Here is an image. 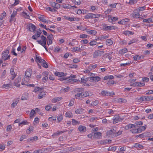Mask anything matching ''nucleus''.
Listing matches in <instances>:
<instances>
[{"instance_id":"obj_31","label":"nucleus","mask_w":153,"mask_h":153,"mask_svg":"<svg viewBox=\"0 0 153 153\" xmlns=\"http://www.w3.org/2000/svg\"><path fill=\"white\" fill-rule=\"evenodd\" d=\"M135 125L137 126V128H139L140 126L143 124V122L142 121H136L135 123Z\"/></svg>"},{"instance_id":"obj_63","label":"nucleus","mask_w":153,"mask_h":153,"mask_svg":"<svg viewBox=\"0 0 153 153\" xmlns=\"http://www.w3.org/2000/svg\"><path fill=\"white\" fill-rule=\"evenodd\" d=\"M130 85L134 87L139 86L138 82H135L133 83V84H131Z\"/></svg>"},{"instance_id":"obj_44","label":"nucleus","mask_w":153,"mask_h":153,"mask_svg":"<svg viewBox=\"0 0 153 153\" xmlns=\"http://www.w3.org/2000/svg\"><path fill=\"white\" fill-rule=\"evenodd\" d=\"M99 103V102L98 100H95L94 101H92L91 104V105L92 106H96Z\"/></svg>"},{"instance_id":"obj_29","label":"nucleus","mask_w":153,"mask_h":153,"mask_svg":"<svg viewBox=\"0 0 153 153\" xmlns=\"http://www.w3.org/2000/svg\"><path fill=\"white\" fill-rule=\"evenodd\" d=\"M43 88H40L39 87H36L33 91L35 92H36L37 91H43Z\"/></svg>"},{"instance_id":"obj_10","label":"nucleus","mask_w":153,"mask_h":153,"mask_svg":"<svg viewBox=\"0 0 153 153\" xmlns=\"http://www.w3.org/2000/svg\"><path fill=\"white\" fill-rule=\"evenodd\" d=\"M113 119V123L114 124H116L117 123L120 122V121H122V120L119 118V116H115L114 117Z\"/></svg>"},{"instance_id":"obj_12","label":"nucleus","mask_w":153,"mask_h":153,"mask_svg":"<svg viewBox=\"0 0 153 153\" xmlns=\"http://www.w3.org/2000/svg\"><path fill=\"white\" fill-rule=\"evenodd\" d=\"M35 61L37 62H39L42 64L43 63L45 62V61L44 59H42L41 57L37 56H36L35 59Z\"/></svg>"},{"instance_id":"obj_35","label":"nucleus","mask_w":153,"mask_h":153,"mask_svg":"<svg viewBox=\"0 0 153 153\" xmlns=\"http://www.w3.org/2000/svg\"><path fill=\"white\" fill-rule=\"evenodd\" d=\"M73 51L75 52H81L82 51V49L80 48L77 47H74L72 48Z\"/></svg>"},{"instance_id":"obj_62","label":"nucleus","mask_w":153,"mask_h":153,"mask_svg":"<svg viewBox=\"0 0 153 153\" xmlns=\"http://www.w3.org/2000/svg\"><path fill=\"white\" fill-rule=\"evenodd\" d=\"M88 32L89 34H93L94 35L96 34L97 33L96 31L94 30H90V31H88Z\"/></svg>"},{"instance_id":"obj_24","label":"nucleus","mask_w":153,"mask_h":153,"mask_svg":"<svg viewBox=\"0 0 153 153\" xmlns=\"http://www.w3.org/2000/svg\"><path fill=\"white\" fill-rule=\"evenodd\" d=\"M61 6L63 8H64L65 9H70L71 8V6L69 4H65L64 3H63L62 4Z\"/></svg>"},{"instance_id":"obj_6","label":"nucleus","mask_w":153,"mask_h":153,"mask_svg":"<svg viewBox=\"0 0 153 153\" xmlns=\"http://www.w3.org/2000/svg\"><path fill=\"white\" fill-rule=\"evenodd\" d=\"M90 81L91 82H96L100 81L101 79V78L98 76H96L94 77H90L89 78Z\"/></svg>"},{"instance_id":"obj_30","label":"nucleus","mask_w":153,"mask_h":153,"mask_svg":"<svg viewBox=\"0 0 153 153\" xmlns=\"http://www.w3.org/2000/svg\"><path fill=\"white\" fill-rule=\"evenodd\" d=\"M149 134V133L147 132L138 135L139 137L140 138H143L144 137H146L147 135Z\"/></svg>"},{"instance_id":"obj_25","label":"nucleus","mask_w":153,"mask_h":153,"mask_svg":"<svg viewBox=\"0 0 153 153\" xmlns=\"http://www.w3.org/2000/svg\"><path fill=\"white\" fill-rule=\"evenodd\" d=\"M102 133L100 132H97L94 133V135L95 137L97 139H99L101 137Z\"/></svg>"},{"instance_id":"obj_33","label":"nucleus","mask_w":153,"mask_h":153,"mask_svg":"<svg viewBox=\"0 0 153 153\" xmlns=\"http://www.w3.org/2000/svg\"><path fill=\"white\" fill-rule=\"evenodd\" d=\"M84 91V88H76L75 89V92L78 93H82Z\"/></svg>"},{"instance_id":"obj_60","label":"nucleus","mask_w":153,"mask_h":153,"mask_svg":"<svg viewBox=\"0 0 153 153\" xmlns=\"http://www.w3.org/2000/svg\"><path fill=\"white\" fill-rule=\"evenodd\" d=\"M11 85H12L10 84H4L3 85L2 87L8 88H10V86H11Z\"/></svg>"},{"instance_id":"obj_39","label":"nucleus","mask_w":153,"mask_h":153,"mask_svg":"<svg viewBox=\"0 0 153 153\" xmlns=\"http://www.w3.org/2000/svg\"><path fill=\"white\" fill-rule=\"evenodd\" d=\"M36 114V112L35 110L33 109H32L30 113V118H31L33 117L34 116V114Z\"/></svg>"},{"instance_id":"obj_15","label":"nucleus","mask_w":153,"mask_h":153,"mask_svg":"<svg viewBox=\"0 0 153 153\" xmlns=\"http://www.w3.org/2000/svg\"><path fill=\"white\" fill-rule=\"evenodd\" d=\"M38 16H38V18L41 21L43 22H45L47 23L48 22V21H46V20L44 19L43 15L39 14Z\"/></svg>"},{"instance_id":"obj_47","label":"nucleus","mask_w":153,"mask_h":153,"mask_svg":"<svg viewBox=\"0 0 153 153\" xmlns=\"http://www.w3.org/2000/svg\"><path fill=\"white\" fill-rule=\"evenodd\" d=\"M72 2L75 4L76 5H80L81 4V2L80 0H79L77 1H76V0H73Z\"/></svg>"},{"instance_id":"obj_17","label":"nucleus","mask_w":153,"mask_h":153,"mask_svg":"<svg viewBox=\"0 0 153 153\" xmlns=\"http://www.w3.org/2000/svg\"><path fill=\"white\" fill-rule=\"evenodd\" d=\"M38 139V137L36 136H35L33 137H31L29 138L27 140L28 142H33L35 141H36Z\"/></svg>"},{"instance_id":"obj_64","label":"nucleus","mask_w":153,"mask_h":153,"mask_svg":"<svg viewBox=\"0 0 153 153\" xmlns=\"http://www.w3.org/2000/svg\"><path fill=\"white\" fill-rule=\"evenodd\" d=\"M74 150L71 147H68L66 148V152H72Z\"/></svg>"},{"instance_id":"obj_11","label":"nucleus","mask_w":153,"mask_h":153,"mask_svg":"<svg viewBox=\"0 0 153 153\" xmlns=\"http://www.w3.org/2000/svg\"><path fill=\"white\" fill-rule=\"evenodd\" d=\"M32 73V71L31 69H28L25 71V76H24L28 77V78L30 77Z\"/></svg>"},{"instance_id":"obj_40","label":"nucleus","mask_w":153,"mask_h":153,"mask_svg":"<svg viewBox=\"0 0 153 153\" xmlns=\"http://www.w3.org/2000/svg\"><path fill=\"white\" fill-rule=\"evenodd\" d=\"M141 57L139 55H136L133 57L134 59V60H139L141 59Z\"/></svg>"},{"instance_id":"obj_8","label":"nucleus","mask_w":153,"mask_h":153,"mask_svg":"<svg viewBox=\"0 0 153 153\" xmlns=\"http://www.w3.org/2000/svg\"><path fill=\"white\" fill-rule=\"evenodd\" d=\"M48 41L47 44L48 45L52 43V40L53 39V36L52 34H51L48 36L47 37Z\"/></svg>"},{"instance_id":"obj_55","label":"nucleus","mask_w":153,"mask_h":153,"mask_svg":"<svg viewBox=\"0 0 153 153\" xmlns=\"http://www.w3.org/2000/svg\"><path fill=\"white\" fill-rule=\"evenodd\" d=\"M114 134L113 132L112 131V129L108 131L106 133V134L107 136H109L110 135Z\"/></svg>"},{"instance_id":"obj_37","label":"nucleus","mask_w":153,"mask_h":153,"mask_svg":"<svg viewBox=\"0 0 153 153\" xmlns=\"http://www.w3.org/2000/svg\"><path fill=\"white\" fill-rule=\"evenodd\" d=\"M130 131H131L132 133L134 134H137L139 133L138 128H134L132 129H131L130 130Z\"/></svg>"},{"instance_id":"obj_51","label":"nucleus","mask_w":153,"mask_h":153,"mask_svg":"<svg viewBox=\"0 0 153 153\" xmlns=\"http://www.w3.org/2000/svg\"><path fill=\"white\" fill-rule=\"evenodd\" d=\"M97 42L95 40L91 41L90 42V45L91 46H93L96 45L97 44Z\"/></svg>"},{"instance_id":"obj_22","label":"nucleus","mask_w":153,"mask_h":153,"mask_svg":"<svg viewBox=\"0 0 153 153\" xmlns=\"http://www.w3.org/2000/svg\"><path fill=\"white\" fill-rule=\"evenodd\" d=\"M115 27L113 26H108L104 27L103 30L106 31H108L112 30L115 29Z\"/></svg>"},{"instance_id":"obj_23","label":"nucleus","mask_w":153,"mask_h":153,"mask_svg":"<svg viewBox=\"0 0 153 153\" xmlns=\"http://www.w3.org/2000/svg\"><path fill=\"white\" fill-rule=\"evenodd\" d=\"M45 94H46L43 91H42L38 95V97L39 99H41L43 97H45Z\"/></svg>"},{"instance_id":"obj_2","label":"nucleus","mask_w":153,"mask_h":153,"mask_svg":"<svg viewBox=\"0 0 153 153\" xmlns=\"http://www.w3.org/2000/svg\"><path fill=\"white\" fill-rule=\"evenodd\" d=\"M100 15L99 14H95L93 13H89L87 14L84 17L85 19H93L96 18H98L100 17Z\"/></svg>"},{"instance_id":"obj_1","label":"nucleus","mask_w":153,"mask_h":153,"mask_svg":"<svg viewBox=\"0 0 153 153\" xmlns=\"http://www.w3.org/2000/svg\"><path fill=\"white\" fill-rule=\"evenodd\" d=\"M41 39L42 40H37L36 42H38V44L41 45L45 49V50L48 51V50L46 46V44L47 39L46 37L44 36L43 35H42L41 36Z\"/></svg>"},{"instance_id":"obj_54","label":"nucleus","mask_w":153,"mask_h":153,"mask_svg":"<svg viewBox=\"0 0 153 153\" xmlns=\"http://www.w3.org/2000/svg\"><path fill=\"white\" fill-rule=\"evenodd\" d=\"M125 129L126 130H128L131 128V124H129L126 126L125 128Z\"/></svg>"},{"instance_id":"obj_53","label":"nucleus","mask_w":153,"mask_h":153,"mask_svg":"<svg viewBox=\"0 0 153 153\" xmlns=\"http://www.w3.org/2000/svg\"><path fill=\"white\" fill-rule=\"evenodd\" d=\"M65 115L66 117H68L69 118L72 117L73 116V115L71 113H70L68 112H66L65 114Z\"/></svg>"},{"instance_id":"obj_57","label":"nucleus","mask_w":153,"mask_h":153,"mask_svg":"<svg viewBox=\"0 0 153 153\" xmlns=\"http://www.w3.org/2000/svg\"><path fill=\"white\" fill-rule=\"evenodd\" d=\"M114 81L112 80H110L107 83V84L108 85H111L112 84H114Z\"/></svg>"},{"instance_id":"obj_20","label":"nucleus","mask_w":153,"mask_h":153,"mask_svg":"<svg viewBox=\"0 0 153 153\" xmlns=\"http://www.w3.org/2000/svg\"><path fill=\"white\" fill-rule=\"evenodd\" d=\"M28 99V94L27 93H24L22 96L21 100H27Z\"/></svg>"},{"instance_id":"obj_52","label":"nucleus","mask_w":153,"mask_h":153,"mask_svg":"<svg viewBox=\"0 0 153 153\" xmlns=\"http://www.w3.org/2000/svg\"><path fill=\"white\" fill-rule=\"evenodd\" d=\"M125 101H126V100L124 99L119 98L118 100V102L119 103H121L122 102H124Z\"/></svg>"},{"instance_id":"obj_14","label":"nucleus","mask_w":153,"mask_h":153,"mask_svg":"<svg viewBox=\"0 0 153 153\" xmlns=\"http://www.w3.org/2000/svg\"><path fill=\"white\" fill-rule=\"evenodd\" d=\"M118 20V18L117 17H112L110 16L108 19V21L113 23V22H114L117 21Z\"/></svg>"},{"instance_id":"obj_36","label":"nucleus","mask_w":153,"mask_h":153,"mask_svg":"<svg viewBox=\"0 0 153 153\" xmlns=\"http://www.w3.org/2000/svg\"><path fill=\"white\" fill-rule=\"evenodd\" d=\"M114 78V76L112 75H110L108 76H105L104 79V80H107L108 79H111Z\"/></svg>"},{"instance_id":"obj_18","label":"nucleus","mask_w":153,"mask_h":153,"mask_svg":"<svg viewBox=\"0 0 153 153\" xmlns=\"http://www.w3.org/2000/svg\"><path fill=\"white\" fill-rule=\"evenodd\" d=\"M29 78L28 77L24 76L23 79H22V81L21 82V84L22 85H25V83H28L29 81Z\"/></svg>"},{"instance_id":"obj_48","label":"nucleus","mask_w":153,"mask_h":153,"mask_svg":"<svg viewBox=\"0 0 153 153\" xmlns=\"http://www.w3.org/2000/svg\"><path fill=\"white\" fill-rule=\"evenodd\" d=\"M19 0H15V2L13 4H12L11 6V7H13L14 6H15L16 5L19 4Z\"/></svg>"},{"instance_id":"obj_16","label":"nucleus","mask_w":153,"mask_h":153,"mask_svg":"<svg viewBox=\"0 0 153 153\" xmlns=\"http://www.w3.org/2000/svg\"><path fill=\"white\" fill-rule=\"evenodd\" d=\"M51 6L53 7L54 8L56 9H58L60 8V7L61 6V5L57 3H56L54 2H52L51 4Z\"/></svg>"},{"instance_id":"obj_28","label":"nucleus","mask_w":153,"mask_h":153,"mask_svg":"<svg viewBox=\"0 0 153 153\" xmlns=\"http://www.w3.org/2000/svg\"><path fill=\"white\" fill-rule=\"evenodd\" d=\"M78 129L79 130L80 132H85L86 131V127L84 126H79Z\"/></svg>"},{"instance_id":"obj_26","label":"nucleus","mask_w":153,"mask_h":153,"mask_svg":"<svg viewBox=\"0 0 153 153\" xmlns=\"http://www.w3.org/2000/svg\"><path fill=\"white\" fill-rule=\"evenodd\" d=\"M144 100L145 101H149L153 100V97L151 96H144Z\"/></svg>"},{"instance_id":"obj_45","label":"nucleus","mask_w":153,"mask_h":153,"mask_svg":"<svg viewBox=\"0 0 153 153\" xmlns=\"http://www.w3.org/2000/svg\"><path fill=\"white\" fill-rule=\"evenodd\" d=\"M127 52V49L126 48H124L122 49L120 51V53L121 54H123Z\"/></svg>"},{"instance_id":"obj_41","label":"nucleus","mask_w":153,"mask_h":153,"mask_svg":"<svg viewBox=\"0 0 153 153\" xmlns=\"http://www.w3.org/2000/svg\"><path fill=\"white\" fill-rule=\"evenodd\" d=\"M152 21V19L151 18L148 19H144L143 20V22H148L149 23L151 22Z\"/></svg>"},{"instance_id":"obj_7","label":"nucleus","mask_w":153,"mask_h":153,"mask_svg":"<svg viewBox=\"0 0 153 153\" xmlns=\"http://www.w3.org/2000/svg\"><path fill=\"white\" fill-rule=\"evenodd\" d=\"M21 76H19L17 78H16L14 82V85L15 86L19 87L20 85V83L21 81Z\"/></svg>"},{"instance_id":"obj_61","label":"nucleus","mask_w":153,"mask_h":153,"mask_svg":"<svg viewBox=\"0 0 153 153\" xmlns=\"http://www.w3.org/2000/svg\"><path fill=\"white\" fill-rule=\"evenodd\" d=\"M47 10H48L52 12H54L56 11V10L54 8H51L50 7H48L47 8Z\"/></svg>"},{"instance_id":"obj_49","label":"nucleus","mask_w":153,"mask_h":153,"mask_svg":"<svg viewBox=\"0 0 153 153\" xmlns=\"http://www.w3.org/2000/svg\"><path fill=\"white\" fill-rule=\"evenodd\" d=\"M116 149V147L115 146L114 147H109L108 149V151H114Z\"/></svg>"},{"instance_id":"obj_42","label":"nucleus","mask_w":153,"mask_h":153,"mask_svg":"<svg viewBox=\"0 0 153 153\" xmlns=\"http://www.w3.org/2000/svg\"><path fill=\"white\" fill-rule=\"evenodd\" d=\"M146 8V7L145 6L142 7H140L138 8L137 9H136V10L138 11V12H139L140 11H142L144 10H145Z\"/></svg>"},{"instance_id":"obj_59","label":"nucleus","mask_w":153,"mask_h":153,"mask_svg":"<svg viewBox=\"0 0 153 153\" xmlns=\"http://www.w3.org/2000/svg\"><path fill=\"white\" fill-rule=\"evenodd\" d=\"M28 124V123L26 120H24L22 121V122L20 123L19 124V126H20L21 125H26L27 124Z\"/></svg>"},{"instance_id":"obj_34","label":"nucleus","mask_w":153,"mask_h":153,"mask_svg":"<svg viewBox=\"0 0 153 153\" xmlns=\"http://www.w3.org/2000/svg\"><path fill=\"white\" fill-rule=\"evenodd\" d=\"M33 129V127L32 126H30L29 127V128L26 131L27 134H30L31 132H32Z\"/></svg>"},{"instance_id":"obj_50","label":"nucleus","mask_w":153,"mask_h":153,"mask_svg":"<svg viewBox=\"0 0 153 153\" xmlns=\"http://www.w3.org/2000/svg\"><path fill=\"white\" fill-rule=\"evenodd\" d=\"M97 51L98 53V54L100 56L101 55L104 53V50H100Z\"/></svg>"},{"instance_id":"obj_19","label":"nucleus","mask_w":153,"mask_h":153,"mask_svg":"<svg viewBox=\"0 0 153 153\" xmlns=\"http://www.w3.org/2000/svg\"><path fill=\"white\" fill-rule=\"evenodd\" d=\"M135 10L134 13H132L131 14V15L134 18H139V16H140V14L138 12L137 13H136L135 11Z\"/></svg>"},{"instance_id":"obj_21","label":"nucleus","mask_w":153,"mask_h":153,"mask_svg":"<svg viewBox=\"0 0 153 153\" xmlns=\"http://www.w3.org/2000/svg\"><path fill=\"white\" fill-rule=\"evenodd\" d=\"M62 99V97H57L53 98L52 100V102L53 103H55L57 101H59Z\"/></svg>"},{"instance_id":"obj_3","label":"nucleus","mask_w":153,"mask_h":153,"mask_svg":"<svg viewBox=\"0 0 153 153\" xmlns=\"http://www.w3.org/2000/svg\"><path fill=\"white\" fill-rule=\"evenodd\" d=\"M89 96V94L88 91H85L84 92L77 93L75 95V96L77 97H81L82 98L87 97Z\"/></svg>"},{"instance_id":"obj_58","label":"nucleus","mask_w":153,"mask_h":153,"mask_svg":"<svg viewBox=\"0 0 153 153\" xmlns=\"http://www.w3.org/2000/svg\"><path fill=\"white\" fill-rule=\"evenodd\" d=\"M93 55V57L94 58H96L98 56H100L97 51L94 53Z\"/></svg>"},{"instance_id":"obj_43","label":"nucleus","mask_w":153,"mask_h":153,"mask_svg":"<svg viewBox=\"0 0 153 153\" xmlns=\"http://www.w3.org/2000/svg\"><path fill=\"white\" fill-rule=\"evenodd\" d=\"M69 89H70L69 87H67L66 88H62L61 89V91H64V92H68L69 90Z\"/></svg>"},{"instance_id":"obj_38","label":"nucleus","mask_w":153,"mask_h":153,"mask_svg":"<svg viewBox=\"0 0 153 153\" xmlns=\"http://www.w3.org/2000/svg\"><path fill=\"white\" fill-rule=\"evenodd\" d=\"M83 111V109H77L75 111V113L77 114H81Z\"/></svg>"},{"instance_id":"obj_32","label":"nucleus","mask_w":153,"mask_h":153,"mask_svg":"<svg viewBox=\"0 0 153 153\" xmlns=\"http://www.w3.org/2000/svg\"><path fill=\"white\" fill-rule=\"evenodd\" d=\"M106 43L107 45L110 46L113 44V42L111 40V39H108L106 40Z\"/></svg>"},{"instance_id":"obj_27","label":"nucleus","mask_w":153,"mask_h":153,"mask_svg":"<svg viewBox=\"0 0 153 153\" xmlns=\"http://www.w3.org/2000/svg\"><path fill=\"white\" fill-rule=\"evenodd\" d=\"M146 126H147L146 125L144 126H140L138 129L139 133H141L142 131H144L146 129Z\"/></svg>"},{"instance_id":"obj_9","label":"nucleus","mask_w":153,"mask_h":153,"mask_svg":"<svg viewBox=\"0 0 153 153\" xmlns=\"http://www.w3.org/2000/svg\"><path fill=\"white\" fill-rule=\"evenodd\" d=\"M102 94L104 96H108L110 95H113L114 94V93L112 92H108L107 91H103L101 92Z\"/></svg>"},{"instance_id":"obj_4","label":"nucleus","mask_w":153,"mask_h":153,"mask_svg":"<svg viewBox=\"0 0 153 153\" xmlns=\"http://www.w3.org/2000/svg\"><path fill=\"white\" fill-rule=\"evenodd\" d=\"M9 53V51L8 50H6L2 54V59H5L4 60L5 61L10 59V55L7 56Z\"/></svg>"},{"instance_id":"obj_46","label":"nucleus","mask_w":153,"mask_h":153,"mask_svg":"<svg viewBox=\"0 0 153 153\" xmlns=\"http://www.w3.org/2000/svg\"><path fill=\"white\" fill-rule=\"evenodd\" d=\"M72 123L73 125H76L77 124H79V122L76 121L74 119H72Z\"/></svg>"},{"instance_id":"obj_5","label":"nucleus","mask_w":153,"mask_h":153,"mask_svg":"<svg viewBox=\"0 0 153 153\" xmlns=\"http://www.w3.org/2000/svg\"><path fill=\"white\" fill-rule=\"evenodd\" d=\"M27 29L29 31L34 32L36 29V26L31 23H30L27 26Z\"/></svg>"},{"instance_id":"obj_13","label":"nucleus","mask_w":153,"mask_h":153,"mask_svg":"<svg viewBox=\"0 0 153 153\" xmlns=\"http://www.w3.org/2000/svg\"><path fill=\"white\" fill-rule=\"evenodd\" d=\"M54 74L56 76L59 77L65 76L67 74H65L63 72H55Z\"/></svg>"},{"instance_id":"obj_56","label":"nucleus","mask_w":153,"mask_h":153,"mask_svg":"<svg viewBox=\"0 0 153 153\" xmlns=\"http://www.w3.org/2000/svg\"><path fill=\"white\" fill-rule=\"evenodd\" d=\"M87 78L84 79V77L81 78V83H86L87 81Z\"/></svg>"}]
</instances>
